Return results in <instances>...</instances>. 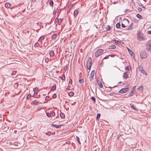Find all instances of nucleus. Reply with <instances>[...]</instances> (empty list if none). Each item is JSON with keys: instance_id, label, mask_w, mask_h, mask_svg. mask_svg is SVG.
I'll return each mask as SVG.
<instances>
[{"instance_id": "nucleus-29", "label": "nucleus", "mask_w": 151, "mask_h": 151, "mask_svg": "<svg viewBox=\"0 0 151 151\" xmlns=\"http://www.w3.org/2000/svg\"><path fill=\"white\" fill-rule=\"evenodd\" d=\"M79 83L81 84H82L84 83V81L83 79H81L79 81Z\"/></svg>"}, {"instance_id": "nucleus-19", "label": "nucleus", "mask_w": 151, "mask_h": 151, "mask_svg": "<svg viewBox=\"0 0 151 151\" xmlns=\"http://www.w3.org/2000/svg\"><path fill=\"white\" fill-rule=\"evenodd\" d=\"M97 81L98 83V85L99 87L101 88H102L103 87V85L102 83L101 82H100L99 83V81L98 80H97Z\"/></svg>"}, {"instance_id": "nucleus-7", "label": "nucleus", "mask_w": 151, "mask_h": 151, "mask_svg": "<svg viewBox=\"0 0 151 151\" xmlns=\"http://www.w3.org/2000/svg\"><path fill=\"white\" fill-rule=\"evenodd\" d=\"M129 72H126L124 73L123 74V77L124 78L127 79L128 77V74Z\"/></svg>"}, {"instance_id": "nucleus-1", "label": "nucleus", "mask_w": 151, "mask_h": 151, "mask_svg": "<svg viewBox=\"0 0 151 151\" xmlns=\"http://www.w3.org/2000/svg\"><path fill=\"white\" fill-rule=\"evenodd\" d=\"M104 52L102 49H98L95 52V55L96 57H98L101 55Z\"/></svg>"}, {"instance_id": "nucleus-21", "label": "nucleus", "mask_w": 151, "mask_h": 151, "mask_svg": "<svg viewBox=\"0 0 151 151\" xmlns=\"http://www.w3.org/2000/svg\"><path fill=\"white\" fill-rule=\"evenodd\" d=\"M137 17L139 19H142L143 18V17H142V16H141V15H140L139 14H137Z\"/></svg>"}, {"instance_id": "nucleus-15", "label": "nucleus", "mask_w": 151, "mask_h": 151, "mask_svg": "<svg viewBox=\"0 0 151 151\" xmlns=\"http://www.w3.org/2000/svg\"><path fill=\"white\" fill-rule=\"evenodd\" d=\"M147 50L148 51H151V44H150L147 47Z\"/></svg>"}, {"instance_id": "nucleus-30", "label": "nucleus", "mask_w": 151, "mask_h": 151, "mask_svg": "<svg viewBox=\"0 0 151 151\" xmlns=\"http://www.w3.org/2000/svg\"><path fill=\"white\" fill-rule=\"evenodd\" d=\"M39 44L38 42H36L34 45V46L35 47H39Z\"/></svg>"}, {"instance_id": "nucleus-49", "label": "nucleus", "mask_w": 151, "mask_h": 151, "mask_svg": "<svg viewBox=\"0 0 151 151\" xmlns=\"http://www.w3.org/2000/svg\"><path fill=\"white\" fill-rule=\"evenodd\" d=\"M51 115L53 116H54L55 115V112L54 111H52L51 113Z\"/></svg>"}, {"instance_id": "nucleus-16", "label": "nucleus", "mask_w": 151, "mask_h": 151, "mask_svg": "<svg viewBox=\"0 0 151 151\" xmlns=\"http://www.w3.org/2000/svg\"><path fill=\"white\" fill-rule=\"evenodd\" d=\"M56 86L55 85L53 86L51 89V90L52 91H53L56 90Z\"/></svg>"}, {"instance_id": "nucleus-4", "label": "nucleus", "mask_w": 151, "mask_h": 151, "mask_svg": "<svg viewBox=\"0 0 151 151\" xmlns=\"http://www.w3.org/2000/svg\"><path fill=\"white\" fill-rule=\"evenodd\" d=\"M91 64H92V60H91V58H89V59L88 60V61L87 62V68L90 70L91 69Z\"/></svg>"}, {"instance_id": "nucleus-45", "label": "nucleus", "mask_w": 151, "mask_h": 151, "mask_svg": "<svg viewBox=\"0 0 151 151\" xmlns=\"http://www.w3.org/2000/svg\"><path fill=\"white\" fill-rule=\"evenodd\" d=\"M125 70H127L129 71V66H127L125 68Z\"/></svg>"}, {"instance_id": "nucleus-2", "label": "nucleus", "mask_w": 151, "mask_h": 151, "mask_svg": "<svg viewBox=\"0 0 151 151\" xmlns=\"http://www.w3.org/2000/svg\"><path fill=\"white\" fill-rule=\"evenodd\" d=\"M140 57L141 59L145 58L147 56V54L146 52L142 51L140 52Z\"/></svg>"}, {"instance_id": "nucleus-61", "label": "nucleus", "mask_w": 151, "mask_h": 151, "mask_svg": "<svg viewBox=\"0 0 151 151\" xmlns=\"http://www.w3.org/2000/svg\"><path fill=\"white\" fill-rule=\"evenodd\" d=\"M114 56V55H111V57H113Z\"/></svg>"}, {"instance_id": "nucleus-42", "label": "nucleus", "mask_w": 151, "mask_h": 151, "mask_svg": "<svg viewBox=\"0 0 151 151\" xmlns=\"http://www.w3.org/2000/svg\"><path fill=\"white\" fill-rule=\"evenodd\" d=\"M16 72H17V71H15V70H14V71H13V72H12V75H14L16 74Z\"/></svg>"}, {"instance_id": "nucleus-64", "label": "nucleus", "mask_w": 151, "mask_h": 151, "mask_svg": "<svg viewBox=\"0 0 151 151\" xmlns=\"http://www.w3.org/2000/svg\"><path fill=\"white\" fill-rule=\"evenodd\" d=\"M33 1H35V0H32Z\"/></svg>"}, {"instance_id": "nucleus-33", "label": "nucleus", "mask_w": 151, "mask_h": 151, "mask_svg": "<svg viewBox=\"0 0 151 151\" xmlns=\"http://www.w3.org/2000/svg\"><path fill=\"white\" fill-rule=\"evenodd\" d=\"M74 95V93L73 92H70L69 93V95L70 96H72Z\"/></svg>"}, {"instance_id": "nucleus-52", "label": "nucleus", "mask_w": 151, "mask_h": 151, "mask_svg": "<svg viewBox=\"0 0 151 151\" xmlns=\"http://www.w3.org/2000/svg\"><path fill=\"white\" fill-rule=\"evenodd\" d=\"M69 83L71 84H72V81L71 79L69 81Z\"/></svg>"}, {"instance_id": "nucleus-58", "label": "nucleus", "mask_w": 151, "mask_h": 151, "mask_svg": "<svg viewBox=\"0 0 151 151\" xmlns=\"http://www.w3.org/2000/svg\"><path fill=\"white\" fill-rule=\"evenodd\" d=\"M67 90H70V87H69V86H68V87L67 88Z\"/></svg>"}, {"instance_id": "nucleus-57", "label": "nucleus", "mask_w": 151, "mask_h": 151, "mask_svg": "<svg viewBox=\"0 0 151 151\" xmlns=\"http://www.w3.org/2000/svg\"><path fill=\"white\" fill-rule=\"evenodd\" d=\"M61 9H60L58 10V12H59V13H60V12H61Z\"/></svg>"}, {"instance_id": "nucleus-26", "label": "nucleus", "mask_w": 151, "mask_h": 151, "mask_svg": "<svg viewBox=\"0 0 151 151\" xmlns=\"http://www.w3.org/2000/svg\"><path fill=\"white\" fill-rule=\"evenodd\" d=\"M45 37L44 36H41L39 38V39L38 40V41H40V42H41L42 40L44 39Z\"/></svg>"}, {"instance_id": "nucleus-3", "label": "nucleus", "mask_w": 151, "mask_h": 151, "mask_svg": "<svg viewBox=\"0 0 151 151\" xmlns=\"http://www.w3.org/2000/svg\"><path fill=\"white\" fill-rule=\"evenodd\" d=\"M129 23V21L127 19H125V20H124V21L123 22V23H122L121 24V26L122 27L124 28L128 26V24Z\"/></svg>"}, {"instance_id": "nucleus-53", "label": "nucleus", "mask_w": 151, "mask_h": 151, "mask_svg": "<svg viewBox=\"0 0 151 151\" xmlns=\"http://www.w3.org/2000/svg\"><path fill=\"white\" fill-rule=\"evenodd\" d=\"M56 12L54 10L53 12V14L54 15H55L56 14Z\"/></svg>"}, {"instance_id": "nucleus-43", "label": "nucleus", "mask_w": 151, "mask_h": 151, "mask_svg": "<svg viewBox=\"0 0 151 151\" xmlns=\"http://www.w3.org/2000/svg\"><path fill=\"white\" fill-rule=\"evenodd\" d=\"M51 132H50V131H48V132H47L46 133V134L47 135H50L51 134Z\"/></svg>"}, {"instance_id": "nucleus-60", "label": "nucleus", "mask_w": 151, "mask_h": 151, "mask_svg": "<svg viewBox=\"0 0 151 151\" xmlns=\"http://www.w3.org/2000/svg\"><path fill=\"white\" fill-rule=\"evenodd\" d=\"M47 60L48 61V58L47 59H45V61H46Z\"/></svg>"}, {"instance_id": "nucleus-35", "label": "nucleus", "mask_w": 151, "mask_h": 151, "mask_svg": "<svg viewBox=\"0 0 151 151\" xmlns=\"http://www.w3.org/2000/svg\"><path fill=\"white\" fill-rule=\"evenodd\" d=\"M130 106H131V108L133 109L134 110H136V108L134 107V105H131V104H130Z\"/></svg>"}, {"instance_id": "nucleus-59", "label": "nucleus", "mask_w": 151, "mask_h": 151, "mask_svg": "<svg viewBox=\"0 0 151 151\" xmlns=\"http://www.w3.org/2000/svg\"><path fill=\"white\" fill-rule=\"evenodd\" d=\"M37 95V93H35H35L34 94V95L36 96Z\"/></svg>"}, {"instance_id": "nucleus-9", "label": "nucleus", "mask_w": 151, "mask_h": 151, "mask_svg": "<svg viewBox=\"0 0 151 151\" xmlns=\"http://www.w3.org/2000/svg\"><path fill=\"white\" fill-rule=\"evenodd\" d=\"M114 42L115 44H118L119 45L122 44V43H123L122 42L120 41L117 40H114Z\"/></svg>"}, {"instance_id": "nucleus-48", "label": "nucleus", "mask_w": 151, "mask_h": 151, "mask_svg": "<svg viewBox=\"0 0 151 151\" xmlns=\"http://www.w3.org/2000/svg\"><path fill=\"white\" fill-rule=\"evenodd\" d=\"M61 78L62 80H65V76L64 75H63L62 76Z\"/></svg>"}, {"instance_id": "nucleus-10", "label": "nucleus", "mask_w": 151, "mask_h": 151, "mask_svg": "<svg viewBox=\"0 0 151 151\" xmlns=\"http://www.w3.org/2000/svg\"><path fill=\"white\" fill-rule=\"evenodd\" d=\"M143 86H141L137 89V90L138 91H142L143 90Z\"/></svg>"}, {"instance_id": "nucleus-40", "label": "nucleus", "mask_w": 151, "mask_h": 151, "mask_svg": "<svg viewBox=\"0 0 151 151\" xmlns=\"http://www.w3.org/2000/svg\"><path fill=\"white\" fill-rule=\"evenodd\" d=\"M56 97H57L56 94L55 93L52 96L53 98H55Z\"/></svg>"}, {"instance_id": "nucleus-55", "label": "nucleus", "mask_w": 151, "mask_h": 151, "mask_svg": "<svg viewBox=\"0 0 151 151\" xmlns=\"http://www.w3.org/2000/svg\"><path fill=\"white\" fill-rule=\"evenodd\" d=\"M42 109V108L41 107H39L38 108H37V109L38 110H41V109Z\"/></svg>"}, {"instance_id": "nucleus-51", "label": "nucleus", "mask_w": 151, "mask_h": 151, "mask_svg": "<svg viewBox=\"0 0 151 151\" xmlns=\"http://www.w3.org/2000/svg\"><path fill=\"white\" fill-rule=\"evenodd\" d=\"M97 9H95L94 10H93V13L94 14H96V12L97 11Z\"/></svg>"}, {"instance_id": "nucleus-14", "label": "nucleus", "mask_w": 151, "mask_h": 151, "mask_svg": "<svg viewBox=\"0 0 151 151\" xmlns=\"http://www.w3.org/2000/svg\"><path fill=\"white\" fill-rule=\"evenodd\" d=\"M60 116L61 119H64L65 118V115L63 113H61L60 114Z\"/></svg>"}, {"instance_id": "nucleus-27", "label": "nucleus", "mask_w": 151, "mask_h": 151, "mask_svg": "<svg viewBox=\"0 0 151 151\" xmlns=\"http://www.w3.org/2000/svg\"><path fill=\"white\" fill-rule=\"evenodd\" d=\"M106 29L107 31L111 29V27L109 25H108L106 27Z\"/></svg>"}, {"instance_id": "nucleus-47", "label": "nucleus", "mask_w": 151, "mask_h": 151, "mask_svg": "<svg viewBox=\"0 0 151 151\" xmlns=\"http://www.w3.org/2000/svg\"><path fill=\"white\" fill-rule=\"evenodd\" d=\"M143 69L142 66L141 65H140L139 67V70L141 71V70H142Z\"/></svg>"}, {"instance_id": "nucleus-50", "label": "nucleus", "mask_w": 151, "mask_h": 151, "mask_svg": "<svg viewBox=\"0 0 151 151\" xmlns=\"http://www.w3.org/2000/svg\"><path fill=\"white\" fill-rule=\"evenodd\" d=\"M49 98V96H46L45 99L46 100H48Z\"/></svg>"}, {"instance_id": "nucleus-62", "label": "nucleus", "mask_w": 151, "mask_h": 151, "mask_svg": "<svg viewBox=\"0 0 151 151\" xmlns=\"http://www.w3.org/2000/svg\"><path fill=\"white\" fill-rule=\"evenodd\" d=\"M122 83V81H120L119 82V83Z\"/></svg>"}, {"instance_id": "nucleus-11", "label": "nucleus", "mask_w": 151, "mask_h": 151, "mask_svg": "<svg viewBox=\"0 0 151 151\" xmlns=\"http://www.w3.org/2000/svg\"><path fill=\"white\" fill-rule=\"evenodd\" d=\"M49 54L50 57H53L54 55V51L52 50H51Z\"/></svg>"}, {"instance_id": "nucleus-22", "label": "nucleus", "mask_w": 151, "mask_h": 151, "mask_svg": "<svg viewBox=\"0 0 151 151\" xmlns=\"http://www.w3.org/2000/svg\"><path fill=\"white\" fill-rule=\"evenodd\" d=\"M115 48L116 46L114 45H111L109 46V49H115Z\"/></svg>"}, {"instance_id": "nucleus-8", "label": "nucleus", "mask_w": 151, "mask_h": 151, "mask_svg": "<svg viewBox=\"0 0 151 151\" xmlns=\"http://www.w3.org/2000/svg\"><path fill=\"white\" fill-rule=\"evenodd\" d=\"M63 125H57L54 124H51V126L52 127H54L56 128H59L63 126Z\"/></svg>"}, {"instance_id": "nucleus-31", "label": "nucleus", "mask_w": 151, "mask_h": 151, "mask_svg": "<svg viewBox=\"0 0 151 151\" xmlns=\"http://www.w3.org/2000/svg\"><path fill=\"white\" fill-rule=\"evenodd\" d=\"M141 71V73H143V74H145V75H147L146 72L143 69L142 70H141V71Z\"/></svg>"}, {"instance_id": "nucleus-41", "label": "nucleus", "mask_w": 151, "mask_h": 151, "mask_svg": "<svg viewBox=\"0 0 151 151\" xmlns=\"http://www.w3.org/2000/svg\"><path fill=\"white\" fill-rule=\"evenodd\" d=\"M46 115L48 117H49L50 116H51V114L49 113H48V112L47 113H46Z\"/></svg>"}, {"instance_id": "nucleus-32", "label": "nucleus", "mask_w": 151, "mask_h": 151, "mask_svg": "<svg viewBox=\"0 0 151 151\" xmlns=\"http://www.w3.org/2000/svg\"><path fill=\"white\" fill-rule=\"evenodd\" d=\"M128 51L129 53L132 55V56L133 55V51H132V50H130L129 49H128Z\"/></svg>"}, {"instance_id": "nucleus-25", "label": "nucleus", "mask_w": 151, "mask_h": 151, "mask_svg": "<svg viewBox=\"0 0 151 151\" xmlns=\"http://www.w3.org/2000/svg\"><path fill=\"white\" fill-rule=\"evenodd\" d=\"M133 23H132L130 25L128 29L129 30L133 28Z\"/></svg>"}, {"instance_id": "nucleus-34", "label": "nucleus", "mask_w": 151, "mask_h": 151, "mask_svg": "<svg viewBox=\"0 0 151 151\" xmlns=\"http://www.w3.org/2000/svg\"><path fill=\"white\" fill-rule=\"evenodd\" d=\"M38 103V102L36 100H35L33 101V103L34 104L36 105V104H37Z\"/></svg>"}, {"instance_id": "nucleus-6", "label": "nucleus", "mask_w": 151, "mask_h": 151, "mask_svg": "<svg viewBox=\"0 0 151 151\" xmlns=\"http://www.w3.org/2000/svg\"><path fill=\"white\" fill-rule=\"evenodd\" d=\"M94 73L95 71L94 70H93L92 71L91 73L90 74L89 79L90 81H91L93 79Z\"/></svg>"}, {"instance_id": "nucleus-38", "label": "nucleus", "mask_w": 151, "mask_h": 151, "mask_svg": "<svg viewBox=\"0 0 151 151\" xmlns=\"http://www.w3.org/2000/svg\"><path fill=\"white\" fill-rule=\"evenodd\" d=\"M31 97V95L30 94H28L27 96V99H29Z\"/></svg>"}, {"instance_id": "nucleus-24", "label": "nucleus", "mask_w": 151, "mask_h": 151, "mask_svg": "<svg viewBox=\"0 0 151 151\" xmlns=\"http://www.w3.org/2000/svg\"><path fill=\"white\" fill-rule=\"evenodd\" d=\"M5 6L6 7H7V8L10 7L11 6L10 4L9 3H6L5 4Z\"/></svg>"}, {"instance_id": "nucleus-36", "label": "nucleus", "mask_w": 151, "mask_h": 151, "mask_svg": "<svg viewBox=\"0 0 151 151\" xmlns=\"http://www.w3.org/2000/svg\"><path fill=\"white\" fill-rule=\"evenodd\" d=\"M91 99L93 101H94V103H95V101H96V99H95V98L93 97V96H92L91 97Z\"/></svg>"}, {"instance_id": "nucleus-20", "label": "nucleus", "mask_w": 151, "mask_h": 151, "mask_svg": "<svg viewBox=\"0 0 151 151\" xmlns=\"http://www.w3.org/2000/svg\"><path fill=\"white\" fill-rule=\"evenodd\" d=\"M116 27L117 28H119L120 27V24L119 22L117 23L116 25Z\"/></svg>"}, {"instance_id": "nucleus-44", "label": "nucleus", "mask_w": 151, "mask_h": 151, "mask_svg": "<svg viewBox=\"0 0 151 151\" xmlns=\"http://www.w3.org/2000/svg\"><path fill=\"white\" fill-rule=\"evenodd\" d=\"M136 89V86H134L132 88V91H133L135 92Z\"/></svg>"}, {"instance_id": "nucleus-54", "label": "nucleus", "mask_w": 151, "mask_h": 151, "mask_svg": "<svg viewBox=\"0 0 151 151\" xmlns=\"http://www.w3.org/2000/svg\"><path fill=\"white\" fill-rule=\"evenodd\" d=\"M109 58V56H106L104 58V59H107Z\"/></svg>"}, {"instance_id": "nucleus-23", "label": "nucleus", "mask_w": 151, "mask_h": 151, "mask_svg": "<svg viewBox=\"0 0 151 151\" xmlns=\"http://www.w3.org/2000/svg\"><path fill=\"white\" fill-rule=\"evenodd\" d=\"M57 35L56 34H54L52 37V40H55L56 37Z\"/></svg>"}, {"instance_id": "nucleus-18", "label": "nucleus", "mask_w": 151, "mask_h": 151, "mask_svg": "<svg viewBox=\"0 0 151 151\" xmlns=\"http://www.w3.org/2000/svg\"><path fill=\"white\" fill-rule=\"evenodd\" d=\"M79 12V11L78 10L76 9L74 11V15L75 16H76L78 13Z\"/></svg>"}, {"instance_id": "nucleus-63", "label": "nucleus", "mask_w": 151, "mask_h": 151, "mask_svg": "<svg viewBox=\"0 0 151 151\" xmlns=\"http://www.w3.org/2000/svg\"><path fill=\"white\" fill-rule=\"evenodd\" d=\"M114 4H115L116 3V2H114Z\"/></svg>"}, {"instance_id": "nucleus-39", "label": "nucleus", "mask_w": 151, "mask_h": 151, "mask_svg": "<svg viewBox=\"0 0 151 151\" xmlns=\"http://www.w3.org/2000/svg\"><path fill=\"white\" fill-rule=\"evenodd\" d=\"M137 10L139 12H141L142 11V9L141 8H139L137 9Z\"/></svg>"}, {"instance_id": "nucleus-46", "label": "nucleus", "mask_w": 151, "mask_h": 151, "mask_svg": "<svg viewBox=\"0 0 151 151\" xmlns=\"http://www.w3.org/2000/svg\"><path fill=\"white\" fill-rule=\"evenodd\" d=\"M38 88H35L34 89V91L35 92L37 91L38 90Z\"/></svg>"}, {"instance_id": "nucleus-13", "label": "nucleus", "mask_w": 151, "mask_h": 151, "mask_svg": "<svg viewBox=\"0 0 151 151\" xmlns=\"http://www.w3.org/2000/svg\"><path fill=\"white\" fill-rule=\"evenodd\" d=\"M55 20H58V22L59 24H60L62 21V19H58V18H56Z\"/></svg>"}, {"instance_id": "nucleus-5", "label": "nucleus", "mask_w": 151, "mask_h": 151, "mask_svg": "<svg viewBox=\"0 0 151 151\" xmlns=\"http://www.w3.org/2000/svg\"><path fill=\"white\" fill-rule=\"evenodd\" d=\"M129 90V89L128 88H123L121 89L120 90L119 92V93H125L128 91Z\"/></svg>"}, {"instance_id": "nucleus-28", "label": "nucleus", "mask_w": 151, "mask_h": 151, "mask_svg": "<svg viewBox=\"0 0 151 151\" xmlns=\"http://www.w3.org/2000/svg\"><path fill=\"white\" fill-rule=\"evenodd\" d=\"M101 116V114H97L96 119H99L100 118Z\"/></svg>"}, {"instance_id": "nucleus-17", "label": "nucleus", "mask_w": 151, "mask_h": 151, "mask_svg": "<svg viewBox=\"0 0 151 151\" xmlns=\"http://www.w3.org/2000/svg\"><path fill=\"white\" fill-rule=\"evenodd\" d=\"M54 3L52 0H50L49 2V4L50 6L52 7L53 6Z\"/></svg>"}, {"instance_id": "nucleus-37", "label": "nucleus", "mask_w": 151, "mask_h": 151, "mask_svg": "<svg viewBox=\"0 0 151 151\" xmlns=\"http://www.w3.org/2000/svg\"><path fill=\"white\" fill-rule=\"evenodd\" d=\"M76 139H77V141H78V142L80 144H81V142H80V140H79V138L78 137H77V136H76Z\"/></svg>"}, {"instance_id": "nucleus-56", "label": "nucleus", "mask_w": 151, "mask_h": 151, "mask_svg": "<svg viewBox=\"0 0 151 151\" xmlns=\"http://www.w3.org/2000/svg\"><path fill=\"white\" fill-rule=\"evenodd\" d=\"M148 33L149 34H151V31H149L148 32Z\"/></svg>"}, {"instance_id": "nucleus-12", "label": "nucleus", "mask_w": 151, "mask_h": 151, "mask_svg": "<svg viewBox=\"0 0 151 151\" xmlns=\"http://www.w3.org/2000/svg\"><path fill=\"white\" fill-rule=\"evenodd\" d=\"M135 92L132 91L131 92H130L128 95V97H131L134 94Z\"/></svg>"}]
</instances>
